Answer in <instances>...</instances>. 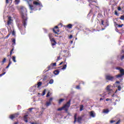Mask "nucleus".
<instances>
[{
	"instance_id": "8fccbe9b",
	"label": "nucleus",
	"mask_w": 124,
	"mask_h": 124,
	"mask_svg": "<svg viewBox=\"0 0 124 124\" xmlns=\"http://www.w3.org/2000/svg\"><path fill=\"white\" fill-rule=\"evenodd\" d=\"M52 100H53V98H50L49 99V102H51V101H52Z\"/></svg>"
},
{
	"instance_id": "13d9d810",
	"label": "nucleus",
	"mask_w": 124,
	"mask_h": 124,
	"mask_svg": "<svg viewBox=\"0 0 124 124\" xmlns=\"http://www.w3.org/2000/svg\"><path fill=\"white\" fill-rule=\"evenodd\" d=\"M91 13H93V10H91L90 11V13H89V14H91Z\"/></svg>"
},
{
	"instance_id": "f3484780",
	"label": "nucleus",
	"mask_w": 124,
	"mask_h": 124,
	"mask_svg": "<svg viewBox=\"0 0 124 124\" xmlns=\"http://www.w3.org/2000/svg\"><path fill=\"white\" fill-rule=\"evenodd\" d=\"M113 23H114V24L115 27H118V26L119 24H118V23H117V22H116V19H113Z\"/></svg>"
},
{
	"instance_id": "72a5a7b5",
	"label": "nucleus",
	"mask_w": 124,
	"mask_h": 124,
	"mask_svg": "<svg viewBox=\"0 0 124 124\" xmlns=\"http://www.w3.org/2000/svg\"><path fill=\"white\" fill-rule=\"evenodd\" d=\"M121 20H124V16H122L120 17Z\"/></svg>"
},
{
	"instance_id": "ddd939ff",
	"label": "nucleus",
	"mask_w": 124,
	"mask_h": 124,
	"mask_svg": "<svg viewBox=\"0 0 124 124\" xmlns=\"http://www.w3.org/2000/svg\"><path fill=\"white\" fill-rule=\"evenodd\" d=\"M36 88V85H35L30 88V92L31 93H34L35 92V88Z\"/></svg>"
},
{
	"instance_id": "de8ad7c7",
	"label": "nucleus",
	"mask_w": 124,
	"mask_h": 124,
	"mask_svg": "<svg viewBox=\"0 0 124 124\" xmlns=\"http://www.w3.org/2000/svg\"><path fill=\"white\" fill-rule=\"evenodd\" d=\"M101 23H102V25L103 26V25H104V21H103V20H102L101 21Z\"/></svg>"
},
{
	"instance_id": "0e129e2a",
	"label": "nucleus",
	"mask_w": 124,
	"mask_h": 124,
	"mask_svg": "<svg viewBox=\"0 0 124 124\" xmlns=\"http://www.w3.org/2000/svg\"><path fill=\"white\" fill-rule=\"evenodd\" d=\"M14 51V48H13L11 50V52L12 53V51Z\"/></svg>"
},
{
	"instance_id": "37998d69",
	"label": "nucleus",
	"mask_w": 124,
	"mask_h": 124,
	"mask_svg": "<svg viewBox=\"0 0 124 124\" xmlns=\"http://www.w3.org/2000/svg\"><path fill=\"white\" fill-rule=\"evenodd\" d=\"M72 37H73V36L72 35H70L69 37V38H70V39H71V38H72Z\"/></svg>"
},
{
	"instance_id": "6e6552de",
	"label": "nucleus",
	"mask_w": 124,
	"mask_h": 124,
	"mask_svg": "<svg viewBox=\"0 0 124 124\" xmlns=\"http://www.w3.org/2000/svg\"><path fill=\"white\" fill-rule=\"evenodd\" d=\"M12 24H13V20L11 19V17L10 16L8 18L7 25L9 27L10 26H12Z\"/></svg>"
},
{
	"instance_id": "39448f33",
	"label": "nucleus",
	"mask_w": 124,
	"mask_h": 124,
	"mask_svg": "<svg viewBox=\"0 0 124 124\" xmlns=\"http://www.w3.org/2000/svg\"><path fill=\"white\" fill-rule=\"evenodd\" d=\"M74 119H75V121L74 122V124H75V123H76V122H78V123H79L80 124V123H81V122L82 121V117L79 116V117H78V118L77 119V113H76L75 114Z\"/></svg>"
},
{
	"instance_id": "a19ab883",
	"label": "nucleus",
	"mask_w": 124,
	"mask_h": 124,
	"mask_svg": "<svg viewBox=\"0 0 124 124\" xmlns=\"http://www.w3.org/2000/svg\"><path fill=\"white\" fill-rule=\"evenodd\" d=\"M120 123H121V120H119L118 121H117L116 123V124H119Z\"/></svg>"
},
{
	"instance_id": "473e14b6",
	"label": "nucleus",
	"mask_w": 124,
	"mask_h": 124,
	"mask_svg": "<svg viewBox=\"0 0 124 124\" xmlns=\"http://www.w3.org/2000/svg\"><path fill=\"white\" fill-rule=\"evenodd\" d=\"M5 73H6V72H4L3 73L0 74V77H1V76H3V75H4L5 74Z\"/></svg>"
},
{
	"instance_id": "f03ea898",
	"label": "nucleus",
	"mask_w": 124,
	"mask_h": 124,
	"mask_svg": "<svg viewBox=\"0 0 124 124\" xmlns=\"http://www.w3.org/2000/svg\"><path fill=\"white\" fill-rule=\"evenodd\" d=\"M71 103V100H69L68 102L66 103V104L64 105L62 108H59L57 109L58 111H62V110H65L66 112L68 111V108L70 107V103Z\"/></svg>"
},
{
	"instance_id": "4c0bfd02",
	"label": "nucleus",
	"mask_w": 124,
	"mask_h": 124,
	"mask_svg": "<svg viewBox=\"0 0 124 124\" xmlns=\"http://www.w3.org/2000/svg\"><path fill=\"white\" fill-rule=\"evenodd\" d=\"M9 1H12V0H6V3H8Z\"/></svg>"
},
{
	"instance_id": "3c124183",
	"label": "nucleus",
	"mask_w": 124,
	"mask_h": 124,
	"mask_svg": "<svg viewBox=\"0 0 124 124\" xmlns=\"http://www.w3.org/2000/svg\"><path fill=\"white\" fill-rule=\"evenodd\" d=\"M114 122H115L114 121H113V120L110 121V124H113V123H114Z\"/></svg>"
},
{
	"instance_id": "e433bc0d",
	"label": "nucleus",
	"mask_w": 124,
	"mask_h": 124,
	"mask_svg": "<svg viewBox=\"0 0 124 124\" xmlns=\"http://www.w3.org/2000/svg\"><path fill=\"white\" fill-rule=\"evenodd\" d=\"M28 115L27 114V115H25V116H24V119H28Z\"/></svg>"
},
{
	"instance_id": "dca6fc26",
	"label": "nucleus",
	"mask_w": 124,
	"mask_h": 124,
	"mask_svg": "<svg viewBox=\"0 0 124 124\" xmlns=\"http://www.w3.org/2000/svg\"><path fill=\"white\" fill-rule=\"evenodd\" d=\"M41 85H42V82H38L37 84L35 86H37V88H39V87L41 86Z\"/></svg>"
},
{
	"instance_id": "680f3d73",
	"label": "nucleus",
	"mask_w": 124,
	"mask_h": 124,
	"mask_svg": "<svg viewBox=\"0 0 124 124\" xmlns=\"http://www.w3.org/2000/svg\"><path fill=\"white\" fill-rule=\"evenodd\" d=\"M113 104H114V105H117V103H116V102H114L113 103Z\"/></svg>"
},
{
	"instance_id": "423d86ee",
	"label": "nucleus",
	"mask_w": 124,
	"mask_h": 124,
	"mask_svg": "<svg viewBox=\"0 0 124 124\" xmlns=\"http://www.w3.org/2000/svg\"><path fill=\"white\" fill-rule=\"evenodd\" d=\"M48 36L51 42L52 46H55V45L57 44V42H56V41H55V39H54V38H52V37L53 36V34H49Z\"/></svg>"
},
{
	"instance_id": "bf43d9fd",
	"label": "nucleus",
	"mask_w": 124,
	"mask_h": 124,
	"mask_svg": "<svg viewBox=\"0 0 124 124\" xmlns=\"http://www.w3.org/2000/svg\"><path fill=\"white\" fill-rule=\"evenodd\" d=\"M31 124H37L36 123L32 122L31 123Z\"/></svg>"
},
{
	"instance_id": "393cba45",
	"label": "nucleus",
	"mask_w": 124,
	"mask_h": 124,
	"mask_svg": "<svg viewBox=\"0 0 124 124\" xmlns=\"http://www.w3.org/2000/svg\"><path fill=\"white\" fill-rule=\"evenodd\" d=\"M64 99H61L60 100H59V104H61L62 102V101H64Z\"/></svg>"
},
{
	"instance_id": "79ce46f5",
	"label": "nucleus",
	"mask_w": 124,
	"mask_h": 124,
	"mask_svg": "<svg viewBox=\"0 0 124 124\" xmlns=\"http://www.w3.org/2000/svg\"><path fill=\"white\" fill-rule=\"evenodd\" d=\"M57 65L56 63H52V66H56V65Z\"/></svg>"
},
{
	"instance_id": "ea45409f",
	"label": "nucleus",
	"mask_w": 124,
	"mask_h": 124,
	"mask_svg": "<svg viewBox=\"0 0 124 124\" xmlns=\"http://www.w3.org/2000/svg\"><path fill=\"white\" fill-rule=\"evenodd\" d=\"M118 10H119V11H121V10H122V8H121V7H118Z\"/></svg>"
},
{
	"instance_id": "4be33fe9",
	"label": "nucleus",
	"mask_w": 124,
	"mask_h": 124,
	"mask_svg": "<svg viewBox=\"0 0 124 124\" xmlns=\"http://www.w3.org/2000/svg\"><path fill=\"white\" fill-rule=\"evenodd\" d=\"M12 42L14 43L13 45H16V40L15 39L12 40Z\"/></svg>"
},
{
	"instance_id": "6ab92c4d",
	"label": "nucleus",
	"mask_w": 124,
	"mask_h": 124,
	"mask_svg": "<svg viewBox=\"0 0 124 124\" xmlns=\"http://www.w3.org/2000/svg\"><path fill=\"white\" fill-rule=\"evenodd\" d=\"M108 109H104L103 111V113H104L105 114H108L109 113Z\"/></svg>"
},
{
	"instance_id": "9d476101",
	"label": "nucleus",
	"mask_w": 124,
	"mask_h": 124,
	"mask_svg": "<svg viewBox=\"0 0 124 124\" xmlns=\"http://www.w3.org/2000/svg\"><path fill=\"white\" fill-rule=\"evenodd\" d=\"M19 116V113H16L15 114H12L10 116V119L11 120H13V119H15V118H17Z\"/></svg>"
},
{
	"instance_id": "e2e57ef3",
	"label": "nucleus",
	"mask_w": 124,
	"mask_h": 124,
	"mask_svg": "<svg viewBox=\"0 0 124 124\" xmlns=\"http://www.w3.org/2000/svg\"><path fill=\"white\" fill-rule=\"evenodd\" d=\"M116 84H120V81H116Z\"/></svg>"
},
{
	"instance_id": "864d4df0",
	"label": "nucleus",
	"mask_w": 124,
	"mask_h": 124,
	"mask_svg": "<svg viewBox=\"0 0 124 124\" xmlns=\"http://www.w3.org/2000/svg\"><path fill=\"white\" fill-rule=\"evenodd\" d=\"M115 101H116V102L118 101V102H119V101H120V99H116V100H115Z\"/></svg>"
},
{
	"instance_id": "2eb2a0df",
	"label": "nucleus",
	"mask_w": 124,
	"mask_h": 124,
	"mask_svg": "<svg viewBox=\"0 0 124 124\" xmlns=\"http://www.w3.org/2000/svg\"><path fill=\"white\" fill-rule=\"evenodd\" d=\"M59 73H60V71L58 70H56L54 71V74H55V75H58Z\"/></svg>"
},
{
	"instance_id": "58836bf2",
	"label": "nucleus",
	"mask_w": 124,
	"mask_h": 124,
	"mask_svg": "<svg viewBox=\"0 0 124 124\" xmlns=\"http://www.w3.org/2000/svg\"><path fill=\"white\" fill-rule=\"evenodd\" d=\"M76 88L77 90H80V86L79 85L77 86Z\"/></svg>"
},
{
	"instance_id": "9b49d317",
	"label": "nucleus",
	"mask_w": 124,
	"mask_h": 124,
	"mask_svg": "<svg viewBox=\"0 0 124 124\" xmlns=\"http://www.w3.org/2000/svg\"><path fill=\"white\" fill-rule=\"evenodd\" d=\"M53 31L55 33H58V32H60V30H59V28L58 26H55Z\"/></svg>"
},
{
	"instance_id": "cd10ccee",
	"label": "nucleus",
	"mask_w": 124,
	"mask_h": 124,
	"mask_svg": "<svg viewBox=\"0 0 124 124\" xmlns=\"http://www.w3.org/2000/svg\"><path fill=\"white\" fill-rule=\"evenodd\" d=\"M11 63H12V62H11L10 60V62H9L8 65L7 66V67H6V68H8V67H9V66H10V64H11Z\"/></svg>"
},
{
	"instance_id": "a211bd4d",
	"label": "nucleus",
	"mask_w": 124,
	"mask_h": 124,
	"mask_svg": "<svg viewBox=\"0 0 124 124\" xmlns=\"http://www.w3.org/2000/svg\"><path fill=\"white\" fill-rule=\"evenodd\" d=\"M84 110V106L81 105L79 107V111H82Z\"/></svg>"
},
{
	"instance_id": "4468645a",
	"label": "nucleus",
	"mask_w": 124,
	"mask_h": 124,
	"mask_svg": "<svg viewBox=\"0 0 124 124\" xmlns=\"http://www.w3.org/2000/svg\"><path fill=\"white\" fill-rule=\"evenodd\" d=\"M17 27H18V28L19 31H22V28H23V25H21V24H18V25H17Z\"/></svg>"
},
{
	"instance_id": "69168bd1",
	"label": "nucleus",
	"mask_w": 124,
	"mask_h": 124,
	"mask_svg": "<svg viewBox=\"0 0 124 124\" xmlns=\"http://www.w3.org/2000/svg\"><path fill=\"white\" fill-rule=\"evenodd\" d=\"M10 56H11V55H12V52H11V51H10Z\"/></svg>"
},
{
	"instance_id": "c9c22d12",
	"label": "nucleus",
	"mask_w": 124,
	"mask_h": 124,
	"mask_svg": "<svg viewBox=\"0 0 124 124\" xmlns=\"http://www.w3.org/2000/svg\"><path fill=\"white\" fill-rule=\"evenodd\" d=\"M121 89H122V88L120 86H119L118 87V91H121Z\"/></svg>"
},
{
	"instance_id": "4d7b16f0",
	"label": "nucleus",
	"mask_w": 124,
	"mask_h": 124,
	"mask_svg": "<svg viewBox=\"0 0 124 124\" xmlns=\"http://www.w3.org/2000/svg\"><path fill=\"white\" fill-rule=\"evenodd\" d=\"M62 63H63V62H61L59 64V65H62Z\"/></svg>"
},
{
	"instance_id": "0eeeda50",
	"label": "nucleus",
	"mask_w": 124,
	"mask_h": 124,
	"mask_svg": "<svg viewBox=\"0 0 124 124\" xmlns=\"http://www.w3.org/2000/svg\"><path fill=\"white\" fill-rule=\"evenodd\" d=\"M106 79L108 81H111V82H113V81L115 80V77L112 76L110 75H108L106 76Z\"/></svg>"
},
{
	"instance_id": "49530a36",
	"label": "nucleus",
	"mask_w": 124,
	"mask_h": 124,
	"mask_svg": "<svg viewBox=\"0 0 124 124\" xmlns=\"http://www.w3.org/2000/svg\"><path fill=\"white\" fill-rule=\"evenodd\" d=\"M124 58V55L121 57V60L123 61Z\"/></svg>"
},
{
	"instance_id": "603ef678",
	"label": "nucleus",
	"mask_w": 124,
	"mask_h": 124,
	"mask_svg": "<svg viewBox=\"0 0 124 124\" xmlns=\"http://www.w3.org/2000/svg\"><path fill=\"white\" fill-rule=\"evenodd\" d=\"M61 60V59H60V57H58L57 59V61H60Z\"/></svg>"
},
{
	"instance_id": "412c9836",
	"label": "nucleus",
	"mask_w": 124,
	"mask_h": 124,
	"mask_svg": "<svg viewBox=\"0 0 124 124\" xmlns=\"http://www.w3.org/2000/svg\"><path fill=\"white\" fill-rule=\"evenodd\" d=\"M51 105V102H47L46 103V106L48 107V106H50Z\"/></svg>"
},
{
	"instance_id": "bb28decb",
	"label": "nucleus",
	"mask_w": 124,
	"mask_h": 124,
	"mask_svg": "<svg viewBox=\"0 0 124 124\" xmlns=\"http://www.w3.org/2000/svg\"><path fill=\"white\" fill-rule=\"evenodd\" d=\"M67 28L68 29H71L72 28V25L71 24H69L67 26Z\"/></svg>"
},
{
	"instance_id": "a18cd8bd",
	"label": "nucleus",
	"mask_w": 124,
	"mask_h": 124,
	"mask_svg": "<svg viewBox=\"0 0 124 124\" xmlns=\"http://www.w3.org/2000/svg\"><path fill=\"white\" fill-rule=\"evenodd\" d=\"M49 93H50V92H48L47 93V94H46V97H48V96H50V94H49Z\"/></svg>"
},
{
	"instance_id": "f8f14e48",
	"label": "nucleus",
	"mask_w": 124,
	"mask_h": 124,
	"mask_svg": "<svg viewBox=\"0 0 124 124\" xmlns=\"http://www.w3.org/2000/svg\"><path fill=\"white\" fill-rule=\"evenodd\" d=\"M89 115L92 118H94V117H95V113H94V111H91L89 113Z\"/></svg>"
},
{
	"instance_id": "20e7f679",
	"label": "nucleus",
	"mask_w": 124,
	"mask_h": 124,
	"mask_svg": "<svg viewBox=\"0 0 124 124\" xmlns=\"http://www.w3.org/2000/svg\"><path fill=\"white\" fill-rule=\"evenodd\" d=\"M110 88H111V85H108L107 88L106 90L108 92H105L102 94V96L103 97H108L109 96V91H110Z\"/></svg>"
},
{
	"instance_id": "6e6d98bb",
	"label": "nucleus",
	"mask_w": 124,
	"mask_h": 124,
	"mask_svg": "<svg viewBox=\"0 0 124 124\" xmlns=\"http://www.w3.org/2000/svg\"><path fill=\"white\" fill-rule=\"evenodd\" d=\"M24 121L25 122V123H28V120L27 119H24Z\"/></svg>"
},
{
	"instance_id": "c85d7f7f",
	"label": "nucleus",
	"mask_w": 124,
	"mask_h": 124,
	"mask_svg": "<svg viewBox=\"0 0 124 124\" xmlns=\"http://www.w3.org/2000/svg\"><path fill=\"white\" fill-rule=\"evenodd\" d=\"M62 70H63V69H66V64H64L62 68Z\"/></svg>"
},
{
	"instance_id": "7c9ffc66",
	"label": "nucleus",
	"mask_w": 124,
	"mask_h": 124,
	"mask_svg": "<svg viewBox=\"0 0 124 124\" xmlns=\"http://www.w3.org/2000/svg\"><path fill=\"white\" fill-rule=\"evenodd\" d=\"M123 26H124V24H121V25H118L117 26V27H118V28H122Z\"/></svg>"
},
{
	"instance_id": "aec40b11",
	"label": "nucleus",
	"mask_w": 124,
	"mask_h": 124,
	"mask_svg": "<svg viewBox=\"0 0 124 124\" xmlns=\"http://www.w3.org/2000/svg\"><path fill=\"white\" fill-rule=\"evenodd\" d=\"M19 2H20V0H15V4H19Z\"/></svg>"
},
{
	"instance_id": "338daca9",
	"label": "nucleus",
	"mask_w": 124,
	"mask_h": 124,
	"mask_svg": "<svg viewBox=\"0 0 124 124\" xmlns=\"http://www.w3.org/2000/svg\"><path fill=\"white\" fill-rule=\"evenodd\" d=\"M100 100H103V98H101L100 99Z\"/></svg>"
},
{
	"instance_id": "f704fd0d",
	"label": "nucleus",
	"mask_w": 124,
	"mask_h": 124,
	"mask_svg": "<svg viewBox=\"0 0 124 124\" xmlns=\"http://www.w3.org/2000/svg\"><path fill=\"white\" fill-rule=\"evenodd\" d=\"M12 33V35H14V36H15V34H16L15 31H13Z\"/></svg>"
},
{
	"instance_id": "2f4dec72",
	"label": "nucleus",
	"mask_w": 124,
	"mask_h": 124,
	"mask_svg": "<svg viewBox=\"0 0 124 124\" xmlns=\"http://www.w3.org/2000/svg\"><path fill=\"white\" fill-rule=\"evenodd\" d=\"M95 8L97 10V9L99 10V6H95Z\"/></svg>"
},
{
	"instance_id": "774afa93",
	"label": "nucleus",
	"mask_w": 124,
	"mask_h": 124,
	"mask_svg": "<svg viewBox=\"0 0 124 124\" xmlns=\"http://www.w3.org/2000/svg\"><path fill=\"white\" fill-rule=\"evenodd\" d=\"M14 124H18V122H16Z\"/></svg>"
},
{
	"instance_id": "7ed1b4c3",
	"label": "nucleus",
	"mask_w": 124,
	"mask_h": 124,
	"mask_svg": "<svg viewBox=\"0 0 124 124\" xmlns=\"http://www.w3.org/2000/svg\"><path fill=\"white\" fill-rule=\"evenodd\" d=\"M116 69H117V70H120L121 73V74L116 75V78H121V77H123V76H124V69H121V67H117L116 68Z\"/></svg>"
},
{
	"instance_id": "1a4fd4ad",
	"label": "nucleus",
	"mask_w": 124,
	"mask_h": 124,
	"mask_svg": "<svg viewBox=\"0 0 124 124\" xmlns=\"http://www.w3.org/2000/svg\"><path fill=\"white\" fill-rule=\"evenodd\" d=\"M89 2L90 3L89 4V6H90V7H91V8H93V2H95L96 3V2H97L96 0H88Z\"/></svg>"
},
{
	"instance_id": "b1692460",
	"label": "nucleus",
	"mask_w": 124,
	"mask_h": 124,
	"mask_svg": "<svg viewBox=\"0 0 124 124\" xmlns=\"http://www.w3.org/2000/svg\"><path fill=\"white\" fill-rule=\"evenodd\" d=\"M46 93V89H45L44 91L43 92L42 95L43 96L45 95V94Z\"/></svg>"
},
{
	"instance_id": "a878e982",
	"label": "nucleus",
	"mask_w": 124,
	"mask_h": 124,
	"mask_svg": "<svg viewBox=\"0 0 124 124\" xmlns=\"http://www.w3.org/2000/svg\"><path fill=\"white\" fill-rule=\"evenodd\" d=\"M54 83V80L53 79H51L49 80V83L50 84H52Z\"/></svg>"
},
{
	"instance_id": "f257e3e1",
	"label": "nucleus",
	"mask_w": 124,
	"mask_h": 124,
	"mask_svg": "<svg viewBox=\"0 0 124 124\" xmlns=\"http://www.w3.org/2000/svg\"><path fill=\"white\" fill-rule=\"evenodd\" d=\"M20 12L22 18L23 25L25 29L26 26H27V21L28 20V17H27V12H28V11L26 8L21 6L20 7Z\"/></svg>"
},
{
	"instance_id": "5fc2aeb1",
	"label": "nucleus",
	"mask_w": 124,
	"mask_h": 124,
	"mask_svg": "<svg viewBox=\"0 0 124 124\" xmlns=\"http://www.w3.org/2000/svg\"><path fill=\"white\" fill-rule=\"evenodd\" d=\"M32 109H33V108H29V110H30V111H31V110H32Z\"/></svg>"
},
{
	"instance_id": "09e8293b",
	"label": "nucleus",
	"mask_w": 124,
	"mask_h": 124,
	"mask_svg": "<svg viewBox=\"0 0 124 124\" xmlns=\"http://www.w3.org/2000/svg\"><path fill=\"white\" fill-rule=\"evenodd\" d=\"M115 15L118 16V12H117V11H115Z\"/></svg>"
},
{
	"instance_id": "c03bdc74",
	"label": "nucleus",
	"mask_w": 124,
	"mask_h": 124,
	"mask_svg": "<svg viewBox=\"0 0 124 124\" xmlns=\"http://www.w3.org/2000/svg\"><path fill=\"white\" fill-rule=\"evenodd\" d=\"M9 36H10V33L8 34L7 36L5 37V38H8Z\"/></svg>"
},
{
	"instance_id": "c756f323",
	"label": "nucleus",
	"mask_w": 124,
	"mask_h": 124,
	"mask_svg": "<svg viewBox=\"0 0 124 124\" xmlns=\"http://www.w3.org/2000/svg\"><path fill=\"white\" fill-rule=\"evenodd\" d=\"M6 62V58H4L2 62V64H3L4 63V62Z\"/></svg>"
},
{
	"instance_id": "5701e85b",
	"label": "nucleus",
	"mask_w": 124,
	"mask_h": 124,
	"mask_svg": "<svg viewBox=\"0 0 124 124\" xmlns=\"http://www.w3.org/2000/svg\"><path fill=\"white\" fill-rule=\"evenodd\" d=\"M12 60L14 62H16V57L15 56H13Z\"/></svg>"
},
{
	"instance_id": "052dcab7",
	"label": "nucleus",
	"mask_w": 124,
	"mask_h": 124,
	"mask_svg": "<svg viewBox=\"0 0 124 124\" xmlns=\"http://www.w3.org/2000/svg\"><path fill=\"white\" fill-rule=\"evenodd\" d=\"M106 101H109V100H110V99L109 98H107L106 99Z\"/></svg>"
}]
</instances>
